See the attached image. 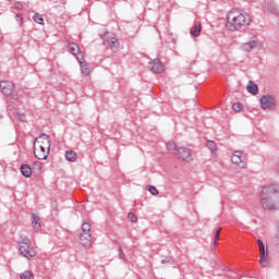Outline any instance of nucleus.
I'll return each instance as SVG.
<instances>
[{"instance_id": "nucleus-1", "label": "nucleus", "mask_w": 279, "mask_h": 279, "mask_svg": "<svg viewBox=\"0 0 279 279\" xmlns=\"http://www.w3.org/2000/svg\"><path fill=\"white\" fill-rule=\"evenodd\" d=\"M226 29L228 32H239L243 27H248L252 23L250 14L243 13L239 10L229 11L226 17Z\"/></svg>"}, {"instance_id": "nucleus-2", "label": "nucleus", "mask_w": 279, "mask_h": 279, "mask_svg": "<svg viewBox=\"0 0 279 279\" xmlns=\"http://www.w3.org/2000/svg\"><path fill=\"white\" fill-rule=\"evenodd\" d=\"M167 149L169 154L177 156L179 160H182L183 162L193 161L192 150L189 147L178 146L173 141H170L167 143Z\"/></svg>"}, {"instance_id": "nucleus-3", "label": "nucleus", "mask_w": 279, "mask_h": 279, "mask_svg": "<svg viewBox=\"0 0 279 279\" xmlns=\"http://www.w3.org/2000/svg\"><path fill=\"white\" fill-rule=\"evenodd\" d=\"M68 49L72 56H75L76 60L80 62L81 69L83 71H88V63L84 60V54H82L80 46L75 43H70Z\"/></svg>"}, {"instance_id": "nucleus-4", "label": "nucleus", "mask_w": 279, "mask_h": 279, "mask_svg": "<svg viewBox=\"0 0 279 279\" xmlns=\"http://www.w3.org/2000/svg\"><path fill=\"white\" fill-rule=\"evenodd\" d=\"M81 245H90L93 243V233H90V222H83L82 232L80 234Z\"/></svg>"}, {"instance_id": "nucleus-5", "label": "nucleus", "mask_w": 279, "mask_h": 279, "mask_svg": "<svg viewBox=\"0 0 279 279\" xmlns=\"http://www.w3.org/2000/svg\"><path fill=\"white\" fill-rule=\"evenodd\" d=\"M279 193V186L276 184H270L268 186H264L262 189V194H260V204H263L264 206L267 204V198L274 197V195H278Z\"/></svg>"}, {"instance_id": "nucleus-6", "label": "nucleus", "mask_w": 279, "mask_h": 279, "mask_svg": "<svg viewBox=\"0 0 279 279\" xmlns=\"http://www.w3.org/2000/svg\"><path fill=\"white\" fill-rule=\"evenodd\" d=\"M19 252L21 256H24V258H34L36 256V248L32 246V244H26V245H20L19 246Z\"/></svg>"}, {"instance_id": "nucleus-7", "label": "nucleus", "mask_w": 279, "mask_h": 279, "mask_svg": "<svg viewBox=\"0 0 279 279\" xmlns=\"http://www.w3.org/2000/svg\"><path fill=\"white\" fill-rule=\"evenodd\" d=\"M231 162L239 167V169H245V158L243 157V150H235L231 156Z\"/></svg>"}, {"instance_id": "nucleus-8", "label": "nucleus", "mask_w": 279, "mask_h": 279, "mask_svg": "<svg viewBox=\"0 0 279 279\" xmlns=\"http://www.w3.org/2000/svg\"><path fill=\"white\" fill-rule=\"evenodd\" d=\"M49 151L48 148L34 144V155L38 160H47L49 158Z\"/></svg>"}, {"instance_id": "nucleus-9", "label": "nucleus", "mask_w": 279, "mask_h": 279, "mask_svg": "<svg viewBox=\"0 0 279 279\" xmlns=\"http://www.w3.org/2000/svg\"><path fill=\"white\" fill-rule=\"evenodd\" d=\"M260 106L263 110H267V108L276 107V97L271 95H263L260 98Z\"/></svg>"}, {"instance_id": "nucleus-10", "label": "nucleus", "mask_w": 279, "mask_h": 279, "mask_svg": "<svg viewBox=\"0 0 279 279\" xmlns=\"http://www.w3.org/2000/svg\"><path fill=\"white\" fill-rule=\"evenodd\" d=\"M257 244H258L259 254H260L259 265H262V267H267V265H269V259H267V253L265 251V243H263V240L257 239Z\"/></svg>"}, {"instance_id": "nucleus-11", "label": "nucleus", "mask_w": 279, "mask_h": 279, "mask_svg": "<svg viewBox=\"0 0 279 279\" xmlns=\"http://www.w3.org/2000/svg\"><path fill=\"white\" fill-rule=\"evenodd\" d=\"M35 147L36 145H39L41 147H44L45 149H49L51 150V140H49V135L47 134H41L40 136H38L35 142Z\"/></svg>"}, {"instance_id": "nucleus-12", "label": "nucleus", "mask_w": 279, "mask_h": 279, "mask_svg": "<svg viewBox=\"0 0 279 279\" xmlns=\"http://www.w3.org/2000/svg\"><path fill=\"white\" fill-rule=\"evenodd\" d=\"M0 90L2 95H7V97H10V95L14 93V83L10 81L0 82Z\"/></svg>"}, {"instance_id": "nucleus-13", "label": "nucleus", "mask_w": 279, "mask_h": 279, "mask_svg": "<svg viewBox=\"0 0 279 279\" xmlns=\"http://www.w3.org/2000/svg\"><path fill=\"white\" fill-rule=\"evenodd\" d=\"M107 45L110 46L111 51H119V40L116 37H106Z\"/></svg>"}, {"instance_id": "nucleus-14", "label": "nucleus", "mask_w": 279, "mask_h": 279, "mask_svg": "<svg viewBox=\"0 0 279 279\" xmlns=\"http://www.w3.org/2000/svg\"><path fill=\"white\" fill-rule=\"evenodd\" d=\"M149 69L151 71H165V63L159 59H155L149 63Z\"/></svg>"}, {"instance_id": "nucleus-15", "label": "nucleus", "mask_w": 279, "mask_h": 279, "mask_svg": "<svg viewBox=\"0 0 279 279\" xmlns=\"http://www.w3.org/2000/svg\"><path fill=\"white\" fill-rule=\"evenodd\" d=\"M256 47H258V43H256V40H252L242 45V51L250 53V51L256 49Z\"/></svg>"}, {"instance_id": "nucleus-16", "label": "nucleus", "mask_w": 279, "mask_h": 279, "mask_svg": "<svg viewBox=\"0 0 279 279\" xmlns=\"http://www.w3.org/2000/svg\"><path fill=\"white\" fill-rule=\"evenodd\" d=\"M246 90L251 95H258V85H256L253 81H250L246 85Z\"/></svg>"}, {"instance_id": "nucleus-17", "label": "nucleus", "mask_w": 279, "mask_h": 279, "mask_svg": "<svg viewBox=\"0 0 279 279\" xmlns=\"http://www.w3.org/2000/svg\"><path fill=\"white\" fill-rule=\"evenodd\" d=\"M21 173L24 178H32V166L31 165H22L21 166Z\"/></svg>"}, {"instance_id": "nucleus-18", "label": "nucleus", "mask_w": 279, "mask_h": 279, "mask_svg": "<svg viewBox=\"0 0 279 279\" xmlns=\"http://www.w3.org/2000/svg\"><path fill=\"white\" fill-rule=\"evenodd\" d=\"M65 159L69 162H77V153H75L74 150H66L65 151Z\"/></svg>"}, {"instance_id": "nucleus-19", "label": "nucleus", "mask_w": 279, "mask_h": 279, "mask_svg": "<svg viewBox=\"0 0 279 279\" xmlns=\"http://www.w3.org/2000/svg\"><path fill=\"white\" fill-rule=\"evenodd\" d=\"M32 225L35 230H40V217L36 216V214H33Z\"/></svg>"}, {"instance_id": "nucleus-20", "label": "nucleus", "mask_w": 279, "mask_h": 279, "mask_svg": "<svg viewBox=\"0 0 279 279\" xmlns=\"http://www.w3.org/2000/svg\"><path fill=\"white\" fill-rule=\"evenodd\" d=\"M262 206L268 210H276V203H274L271 198H266V204H262Z\"/></svg>"}, {"instance_id": "nucleus-21", "label": "nucleus", "mask_w": 279, "mask_h": 279, "mask_svg": "<svg viewBox=\"0 0 279 279\" xmlns=\"http://www.w3.org/2000/svg\"><path fill=\"white\" fill-rule=\"evenodd\" d=\"M191 34H192L194 37L199 36V34H202V24H196V25H194V27L191 29Z\"/></svg>"}, {"instance_id": "nucleus-22", "label": "nucleus", "mask_w": 279, "mask_h": 279, "mask_svg": "<svg viewBox=\"0 0 279 279\" xmlns=\"http://www.w3.org/2000/svg\"><path fill=\"white\" fill-rule=\"evenodd\" d=\"M33 20L35 21V23H38V25H45V19H43V15H40L39 13H35Z\"/></svg>"}, {"instance_id": "nucleus-23", "label": "nucleus", "mask_w": 279, "mask_h": 279, "mask_svg": "<svg viewBox=\"0 0 279 279\" xmlns=\"http://www.w3.org/2000/svg\"><path fill=\"white\" fill-rule=\"evenodd\" d=\"M21 279H34V272L32 270H26L20 275Z\"/></svg>"}, {"instance_id": "nucleus-24", "label": "nucleus", "mask_w": 279, "mask_h": 279, "mask_svg": "<svg viewBox=\"0 0 279 279\" xmlns=\"http://www.w3.org/2000/svg\"><path fill=\"white\" fill-rule=\"evenodd\" d=\"M19 243L20 245H32V241L25 235L20 236Z\"/></svg>"}, {"instance_id": "nucleus-25", "label": "nucleus", "mask_w": 279, "mask_h": 279, "mask_svg": "<svg viewBox=\"0 0 279 279\" xmlns=\"http://www.w3.org/2000/svg\"><path fill=\"white\" fill-rule=\"evenodd\" d=\"M206 147H208L210 151H217V143H215V141H207Z\"/></svg>"}, {"instance_id": "nucleus-26", "label": "nucleus", "mask_w": 279, "mask_h": 279, "mask_svg": "<svg viewBox=\"0 0 279 279\" xmlns=\"http://www.w3.org/2000/svg\"><path fill=\"white\" fill-rule=\"evenodd\" d=\"M146 190L148 191V193H150L151 195H158V189H156V186L154 185H147Z\"/></svg>"}, {"instance_id": "nucleus-27", "label": "nucleus", "mask_w": 279, "mask_h": 279, "mask_svg": "<svg viewBox=\"0 0 279 279\" xmlns=\"http://www.w3.org/2000/svg\"><path fill=\"white\" fill-rule=\"evenodd\" d=\"M232 109L234 110V112H241V110H243V104L234 102Z\"/></svg>"}, {"instance_id": "nucleus-28", "label": "nucleus", "mask_w": 279, "mask_h": 279, "mask_svg": "<svg viewBox=\"0 0 279 279\" xmlns=\"http://www.w3.org/2000/svg\"><path fill=\"white\" fill-rule=\"evenodd\" d=\"M128 219L131 221V223H136V221H138V217H136L134 213H129Z\"/></svg>"}, {"instance_id": "nucleus-29", "label": "nucleus", "mask_w": 279, "mask_h": 279, "mask_svg": "<svg viewBox=\"0 0 279 279\" xmlns=\"http://www.w3.org/2000/svg\"><path fill=\"white\" fill-rule=\"evenodd\" d=\"M221 233V228H218L214 235V245H217L219 243V234Z\"/></svg>"}, {"instance_id": "nucleus-30", "label": "nucleus", "mask_w": 279, "mask_h": 279, "mask_svg": "<svg viewBox=\"0 0 279 279\" xmlns=\"http://www.w3.org/2000/svg\"><path fill=\"white\" fill-rule=\"evenodd\" d=\"M33 169H38V170L43 169V163L40 161H36L33 166Z\"/></svg>"}, {"instance_id": "nucleus-31", "label": "nucleus", "mask_w": 279, "mask_h": 279, "mask_svg": "<svg viewBox=\"0 0 279 279\" xmlns=\"http://www.w3.org/2000/svg\"><path fill=\"white\" fill-rule=\"evenodd\" d=\"M119 256L120 258H122V260H125V253H123V250L121 248V246H119Z\"/></svg>"}, {"instance_id": "nucleus-32", "label": "nucleus", "mask_w": 279, "mask_h": 279, "mask_svg": "<svg viewBox=\"0 0 279 279\" xmlns=\"http://www.w3.org/2000/svg\"><path fill=\"white\" fill-rule=\"evenodd\" d=\"M268 12H274V4L268 5Z\"/></svg>"}, {"instance_id": "nucleus-33", "label": "nucleus", "mask_w": 279, "mask_h": 279, "mask_svg": "<svg viewBox=\"0 0 279 279\" xmlns=\"http://www.w3.org/2000/svg\"><path fill=\"white\" fill-rule=\"evenodd\" d=\"M15 8H17V10H21V8H23V4L16 3V4H15Z\"/></svg>"}, {"instance_id": "nucleus-34", "label": "nucleus", "mask_w": 279, "mask_h": 279, "mask_svg": "<svg viewBox=\"0 0 279 279\" xmlns=\"http://www.w3.org/2000/svg\"><path fill=\"white\" fill-rule=\"evenodd\" d=\"M83 75H85L86 77H88V75H90V72H83Z\"/></svg>"}, {"instance_id": "nucleus-35", "label": "nucleus", "mask_w": 279, "mask_h": 279, "mask_svg": "<svg viewBox=\"0 0 279 279\" xmlns=\"http://www.w3.org/2000/svg\"><path fill=\"white\" fill-rule=\"evenodd\" d=\"M161 263H162V264H165V263H169V260H167V259H162V260H161Z\"/></svg>"}, {"instance_id": "nucleus-36", "label": "nucleus", "mask_w": 279, "mask_h": 279, "mask_svg": "<svg viewBox=\"0 0 279 279\" xmlns=\"http://www.w3.org/2000/svg\"><path fill=\"white\" fill-rule=\"evenodd\" d=\"M158 75H160V73H162V72H160V71H158V72H156Z\"/></svg>"}]
</instances>
